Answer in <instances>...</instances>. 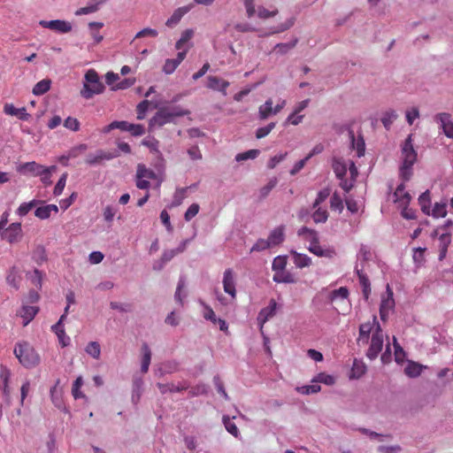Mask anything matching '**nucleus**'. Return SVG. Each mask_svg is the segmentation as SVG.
Instances as JSON below:
<instances>
[{"label":"nucleus","mask_w":453,"mask_h":453,"mask_svg":"<svg viewBox=\"0 0 453 453\" xmlns=\"http://www.w3.org/2000/svg\"><path fill=\"white\" fill-rule=\"evenodd\" d=\"M403 164L400 167V177L408 181L412 176V166L417 161V152L413 149L411 134L405 140L402 148Z\"/></svg>","instance_id":"1"},{"label":"nucleus","mask_w":453,"mask_h":453,"mask_svg":"<svg viewBox=\"0 0 453 453\" xmlns=\"http://www.w3.org/2000/svg\"><path fill=\"white\" fill-rule=\"evenodd\" d=\"M14 355L19 363L27 368L37 365L40 361L39 355L27 342H18L14 348Z\"/></svg>","instance_id":"2"},{"label":"nucleus","mask_w":453,"mask_h":453,"mask_svg":"<svg viewBox=\"0 0 453 453\" xmlns=\"http://www.w3.org/2000/svg\"><path fill=\"white\" fill-rule=\"evenodd\" d=\"M85 83L81 90V95L86 99L93 97L94 95L101 94L104 89V84L99 81L97 73L90 69L85 74Z\"/></svg>","instance_id":"3"},{"label":"nucleus","mask_w":453,"mask_h":453,"mask_svg":"<svg viewBox=\"0 0 453 453\" xmlns=\"http://www.w3.org/2000/svg\"><path fill=\"white\" fill-rule=\"evenodd\" d=\"M188 114V110H183L180 107H174L172 109L162 108L152 118L150 123L152 125H157L158 127H162L167 123L173 122L176 117H182Z\"/></svg>","instance_id":"4"},{"label":"nucleus","mask_w":453,"mask_h":453,"mask_svg":"<svg viewBox=\"0 0 453 453\" xmlns=\"http://www.w3.org/2000/svg\"><path fill=\"white\" fill-rule=\"evenodd\" d=\"M383 342V331L380 326L377 324L376 328L372 331L371 343L366 352V357L369 359L373 360L378 357L379 353L382 350Z\"/></svg>","instance_id":"5"},{"label":"nucleus","mask_w":453,"mask_h":453,"mask_svg":"<svg viewBox=\"0 0 453 453\" xmlns=\"http://www.w3.org/2000/svg\"><path fill=\"white\" fill-rule=\"evenodd\" d=\"M0 236L10 244L20 242L23 237L21 224L19 222L10 224L1 231Z\"/></svg>","instance_id":"6"},{"label":"nucleus","mask_w":453,"mask_h":453,"mask_svg":"<svg viewBox=\"0 0 453 453\" xmlns=\"http://www.w3.org/2000/svg\"><path fill=\"white\" fill-rule=\"evenodd\" d=\"M55 169V165L45 167L35 161L23 163L17 167L18 172L21 173H31L34 176L42 175L43 173H48L49 171H53Z\"/></svg>","instance_id":"7"},{"label":"nucleus","mask_w":453,"mask_h":453,"mask_svg":"<svg viewBox=\"0 0 453 453\" xmlns=\"http://www.w3.org/2000/svg\"><path fill=\"white\" fill-rule=\"evenodd\" d=\"M387 296H383L380 306V316L382 320L388 319V313L395 307V300L393 298V290L389 284L387 285L386 289Z\"/></svg>","instance_id":"8"},{"label":"nucleus","mask_w":453,"mask_h":453,"mask_svg":"<svg viewBox=\"0 0 453 453\" xmlns=\"http://www.w3.org/2000/svg\"><path fill=\"white\" fill-rule=\"evenodd\" d=\"M434 121L438 123L443 131V134L453 139V119L449 113L441 112L434 116Z\"/></svg>","instance_id":"9"},{"label":"nucleus","mask_w":453,"mask_h":453,"mask_svg":"<svg viewBox=\"0 0 453 453\" xmlns=\"http://www.w3.org/2000/svg\"><path fill=\"white\" fill-rule=\"evenodd\" d=\"M39 25L44 28H49L63 34L69 33L72 31L71 23L65 20H40Z\"/></svg>","instance_id":"10"},{"label":"nucleus","mask_w":453,"mask_h":453,"mask_svg":"<svg viewBox=\"0 0 453 453\" xmlns=\"http://www.w3.org/2000/svg\"><path fill=\"white\" fill-rule=\"evenodd\" d=\"M277 303L274 299H271L269 305L263 308L257 316V323L260 326V331L263 330L264 325L276 313Z\"/></svg>","instance_id":"11"},{"label":"nucleus","mask_w":453,"mask_h":453,"mask_svg":"<svg viewBox=\"0 0 453 453\" xmlns=\"http://www.w3.org/2000/svg\"><path fill=\"white\" fill-rule=\"evenodd\" d=\"M223 288L233 299L236 297L234 273L231 268L226 269L223 275Z\"/></svg>","instance_id":"12"},{"label":"nucleus","mask_w":453,"mask_h":453,"mask_svg":"<svg viewBox=\"0 0 453 453\" xmlns=\"http://www.w3.org/2000/svg\"><path fill=\"white\" fill-rule=\"evenodd\" d=\"M411 200V195L405 191V186L403 183H401L397 186L395 191L394 192V202L397 204V206L404 207L408 206Z\"/></svg>","instance_id":"13"},{"label":"nucleus","mask_w":453,"mask_h":453,"mask_svg":"<svg viewBox=\"0 0 453 453\" xmlns=\"http://www.w3.org/2000/svg\"><path fill=\"white\" fill-rule=\"evenodd\" d=\"M193 7L194 4H190L188 5L179 7L176 10H174L172 16L166 20L165 26H167L168 27H173L176 26L180 21L182 17L185 14H187Z\"/></svg>","instance_id":"14"},{"label":"nucleus","mask_w":453,"mask_h":453,"mask_svg":"<svg viewBox=\"0 0 453 453\" xmlns=\"http://www.w3.org/2000/svg\"><path fill=\"white\" fill-rule=\"evenodd\" d=\"M207 88L212 90L220 91L223 96H226V88L230 83L227 81L222 80L217 76H209L207 78Z\"/></svg>","instance_id":"15"},{"label":"nucleus","mask_w":453,"mask_h":453,"mask_svg":"<svg viewBox=\"0 0 453 453\" xmlns=\"http://www.w3.org/2000/svg\"><path fill=\"white\" fill-rule=\"evenodd\" d=\"M379 324L376 317H373L372 323L367 322L361 324L359 326V335L357 338L358 344H366L369 341V335L372 331L373 326Z\"/></svg>","instance_id":"16"},{"label":"nucleus","mask_w":453,"mask_h":453,"mask_svg":"<svg viewBox=\"0 0 453 453\" xmlns=\"http://www.w3.org/2000/svg\"><path fill=\"white\" fill-rule=\"evenodd\" d=\"M308 250L312 254L320 257L333 258L336 255L334 248H323L320 246L319 242H317L314 244H310Z\"/></svg>","instance_id":"17"},{"label":"nucleus","mask_w":453,"mask_h":453,"mask_svg":"<svg viewBox=\"0 0 453 453\" xmlns=\"http://www.w3.org/2000/svg\"><path fill=\"white\" fill-rule=\"evenodd\" d=\"M11 377V371L4 365L0 366V389L4 395L7 398L11 395V389L9 387V380Z\"/></svg>","instance_id":"18"},{"label":"nucleus","mask_w":453,"mask_h":453,"mask_svg":"<svg viewBox=\"0 0 453 453\" xmlns=\"http://www.w3.org/2000/svg\"><path fill=\"white\" fill-rule=\"evenodd\" d=\"M4 112L6 115L16 116L21 120H27L30 117L25 107L16 108L12 104H5Z\"/></svg>","instance_id":"19"},{"label":"nucleus","mask_w":453,"mask_h":453,"mask_svg":"<svg viewBox=\"0 0 453 453\" xmlns=\"http://www.w3.org/2000/svg\"><path fill=\"white\" fill-rule=\"evenodd\" d=\"M203 318L207 320L211 321L214 325L218 324L219 326V329L221 331H223V332L227 331L228 326H227L226 320H224L222 319H218L215 315V312L213 311V310L211 307H209V306L205 307V312L203 314Z\"/></svg>","instance_id":"20"},{"label":"nucleus","mask_w":453,"mask_h":453,"mask_svg":"<svg viewBox=\"0 0 453 453\" xmlns=\"http://www.w3.org/2000/svg\"><path fill=\"white\" fill-rule=\"evenodd\" d=\"M157 387L162 394H165L167 392H181L188 388V385L187 383H179L178 385L174 383H157Z\"/></svg>","instance_id":"21"},{"label":"nucleus","mask_w":453,"mask_h":453,"mask_svg":"<svg viewBox=\"0 0 453 453\" xmlns=\"http://www.w3.org/2000/svg\"><path fill=\"white\" fill-rule=\"evenodd\" d=\"M267 239L272 247L280 244L285 239L284 226H277L276 228H274L270 233Z\"/></svg>","instance_id":"22"},{"label":"nucleus","mask_w":453,"mask_h":453,"mask_svg":"<svg viewBox=\"0 0 453 453\" xmlns=\"http://www.w3.org/2000/svg\"><path fill=\"white\" fill-rule=\"evenodd\" d=\"M39 308L37 306L23 305L19 315L24 319L23 325L27 326L37 314Z\"/></svg>","instance_id":"23"},{"label":"nucleus","mask_w":453,"mask_h":453,"mask_svg":"<svg viewBox=\"0 0 453 453\" xmlns=\"http://www.w3.org/2000/svg\"><path fill=\"white\" fill-rule=\"evenodd\" d=\"M273 100L267 99L264 104L258 108V118L261 120L267 119L270 116L274 115V107H273Z\"/></svg>","instance_id":"24"},{"label":"nucleus","mask_w":453,"mask_h":453,"mask_svg":"<svg viewBox=\"0 0 453 453\" xmlns=\"http://www.w3.org/2000/svg\"><path fill=\"white\" fill-rule=\"evenodd\" d=\"M291 255L293 257V262L297 268H304L311 265V258L305 254L292 251Z\"/></svg>","instance_id":"25"},{"label":"nucleus","mask_w":453,"mask_h":453,"mask_svg":"<svg viewBox=\"0 0 453 453\" xmlns=\"http://www.w3.org/2000/svg\"><path fill=\"white\" fill-rule=\"evenodd\" d=\"M297 234L308 242L309 245L319 242L318 233L313 229L303 226L298 230Z\"/></svg>","instance_id":"26"},{"label":"nucleus","mask_w":453,"mask_h":453,"mask_svg":"<svg viewBox=\"0 0 453 453\" xmlns=\"http://www.w3.org/2000/svg\"><path fill=\"white\" fill-rule=\"evenodd\" d=\"M52 211L57 213L58 211V206L55 204H48L38 207L35 211V215L40 219H46L50 217Z\"/></svg>","instance_id":"27"},{"label":"nucleus","mask_w":453,"mask_h":453,"mask_svg":"<svg viewBox=\"0 0 453 453\" xmlns=\"http://www.w3.org/2000/svg\"><path fill=\"white\" fill-rule=\"evenodd\" d=\"M349 138L351 140L352 148L357 150V157H362L365 154V144L362 136H359L357 140L353 130L349 131Z\"/></svg>","instance_id":"28"},{"label":"nucleus","mask_w":453,"mask_h":453,"mask_svg":"<svg viewBox=\"0 0 453 453\" xmlns=\"http://www.w3.org/2000/svg\"><path fill=\"white\" fill-rule=\"evenodd\" d=\"M135 179H144V180H155L156 173L153 170L147 168L143 164H138L136 169Z\"/></svg>","instance_id":"29"},{"label":"nucleus","mask_w":453,"mask_h":453,"mask_svg":"<svg viewBox=\"0 0 453 453\" xmlns=\"http://www.w3.org/2000/svg\"><path fill=\"white\" fill-rule=\"evenodd\" d=\"M114 157V155L111 153H105L104 151H99L96 155H88L86 158V164L89 165H94L100 164L103 160L107 159L110 160Z\"/></svg>","instance_id":"30"},{"label":"nucleus","mask_w":453,"mask_h":453,"mask_svg":"<svg viewBox=\"0 0 453 453\" xmlns=\"http://www.w3.org/2000/svg\"><path fill=\"white\" fill-rule=\"evenodd\" d=\"M142 358L141 371L142 373H146L149 370V366L150 365V360H151V350L147 343H143L142 345Z\"/></svg>","instance_id":"31"},{"label":"nucleus","mask_w":453,"mask_h":453,"mask_svg":"<svg viewBox=\"0 0 453 453\" xmlns=\"http://www.w3.org/2000/svg\"><path fill=\"white\" fill-rule=\"evenodd\" d=\"M439 248H440V260H442L447 253L448 247L451 242V237L449 234H442L439 238Z\"/></svg>","instance_id":"32"},{"label":"nucleus","mask_w":453,"mask_h":453,"mask_svg":"<svg viewBox=\"0 0 453 453\" xmlns=\"http://www.w3.org/2000/svg\"><path fill=\"white\" fill-rule=\"evenodd\" d=\"M51 81L50 79H43L37 82L33 88V94L41 96L48 92L50 88Z\"/></svg>","instance_id":"33"},{"label":"nucleus","mask_w":453,"mask_h":453,"mask_svg":"<svg viewBox=\"0 0 453 453\" xmlns=\"http://www.w3.org/2000/svg\"><path fill=\"white\" fill-rule=\"evenodd\" d=\"M418 203L420 205L421 211L426 214L430 215V192L428 190L423 192L418 197Z\"/></svg>","instance_id":"34"},{"label":"nucleus","mask_w":453,"mask_h":453,"mask_svg":"<svg viewBox=\"0 0 453 453\" xmlns=\"http://www.w3.org/2000/svg\"><path fill=\"white\" fill-rule=\"evenodd\" d=\"M194 35V30L191 28L186 29L181 33L180 38L176 42L175 48L180 50L184 48V45L188 42Z\"/></svg>","instance_id":"35"},{"label":"nucleus","mask_w":453,"mask_h":453,"mask_svg":"<svg viewBox=\"0 0 453 453\" xmlns=\"http://www.w3.org/2000/svg\"><path fill=\"white\" fill-rule=\"evenodd\" d=\"M298 42V39L297 38H295L293 39L291 42H286V43H277L275 46H274V49L273 50H275L277 53H280L281 55H284L286 53H288L290 50H292L293 48H295Z\"/></svg>","instance_id":"36"},{"label":"nucleus","mask_w":453,"mask_h":453,"mask_svg":"<svg viewBox=\"0 0 453 453\" xmlns=\"http://www.w3.org/2000/svg\"><path fill=\"white\" fill-rule=\"evenodd\" d=\"M422 372V366L415 362H410L404 369V372L411 378L418 377Z\"/></svg>","instance_id":"37"},{"label":"nucleus","mask_w":453,"mask_h":453,"mask_svg":"<svg viewBox=\"0 0 453 453\" xmlns=\"http://www.w3.org/2000/svg\"><path fill=\"white\" fill-rule=\"evenodd\" d=\"M86 352L92 357L98 359L101 355V348L97 342H90L85 349Z\"/></svg>","instance_id":"38"},{"label":"nucleus","mask_w":453,"mask_h":453,"mask_svg":"<svg viewBox=\"0 0 453 453\" xmlns=\"http://www.w3.org/2000/svg\"><path fill=\"white\" fill-rule=\"evenodd\" d=\"M223 424L229 434L234 435L235 438L239 436V429L228 416L223 417Z\"/></svg>","instance_id":"39"},{"label":"nucleus","mask_w":453,"mask_h":453,"mask_svg":"<svg viewBox=\"0 0 453 453\" xmlns=\"http://www.w3.org/2000/svg\"><path fill=\"white\" fill-rule=\"evenodd\" d=\"M366 372V366L364 363L359 362L357 360H355L353 363V366L351 369V377L353 378H360L362 375H364Z\"/></svg>","instance_id":"40"},{"label":"nucleus","mask_w":453,"mask_h":453,"mask_svg":"<svg viewBox=\"0 0 453 453\" xmlns=\"http://www.w3.org/2000/svg\"><path fill=\"white\" fill-rule=\"evenodd\" d=\"M333 168H334L336 177L339 180H342V178H344L346 176L347 166L343 162H342L340 160L334 161L333 164Z\"/></svg>","instance_id":"41"},{"label":"nucleus","mask_w":453,"mask_h":453,"mask_svg":"<svg viewBox=\"0 0 453 453\" xmlns=\"http://www.w3.org/2000/svg\"><path fill=\"white\" fill-rule=\"evenodd\" d=\"M104 24L102 22H90L88 27L91 29V35L96 43L103 40V35H99L98 30L102 28Z\"/></svg>","instance_id":"42"},{"label":"nucleus","mask_w":453,"mask_h":453,"mask_svg":"<svg viewBox=\"0 0 453 453\" xmlns=\"http://www.w3.org/2000/svg\"><path fill=\"white\" fill-rule=\"evenodd\" d=\"M397 119V114L394 110L388 111L384 113L381 122L383 126L388 129L391 124Z\"/></svg>","instance_id":"43"},{"label":"nucleus","mask_w":453,"mask_h":453,"mask_svg":"<svg viewBox=\"0 0 453 453\" xmlns=\"http://www.w3.org/2000/svg\"><path fill=\"white\" fill-rule=\"evenodd\" d=\"M83 385V380L82 378L80 376L78 377L73 384V387H72V395L75 398V399H78V398H81V397H84L85 395L82 394V392L81 391V386Z\"/></svg>","instance_id":"44"},{"label":"nucleus","mask_w":453,"mask_h":453,"mask_svg":"<svg viewBox=\"0 0 453 453\" xmlns=\"http://www.w3.org/2000/svg\"><path fill=\"white\" fill-rule=\"evenodd\" d=\"M349 296V289L346 287H341L334 289L330 294V300L334 302L337 298L347 299Z\"/></svg>","instance_id":"45"},{"label":"nucleus","mask_w":453,"mask_h":453,"mask_svg":"<svg viewBox=\"0 0 453 453\" xmlns=\"http://www.w3.org/2000/svg\"><path fill=\"white\" fill-rule=\"evenodd\" d=\"M328 212L325 209L318 208L312 214V219L315 223H324L327 220Z\"/></svg>","instance_id":"46"},{"label":"nucleus","mask_w":453,"mask_h":453,"mask_svg":"<svg viewBox=\"0 0 453 453\" xmlns=\"http://www.w3.org/2000/svg\"><path fill=\"white\" fill-rule=\"evenodd\" d=\"M37 203L36 200H32L28 203H23L17 210V213L20 216H26Z\"/></svg>","instance_id":"47"},{"label":"nucleus","mask_w":453,"mask_h":453,"mask_svg":"<svg viewBox=\"0 0 453 453\" xmlns=\"http://www.w3.org/2000/svg\"><path fill=\"white\" fill-rule=\"evenodd\" d=\"M334 378L332 375L325 372L319 373L313 380L312 382L324 383L326 385H333L334 383Z\"/></svg>","instance_id":"48"},{"label":"nucleus","mask_w":453,"mask_h":453,"mask_svg":"<svg viewBox=\"0 0 453 453\" xmlns=\"http://www.w3.org/2000/svg\"><path fill=\"white\" fill-rule=\"evenodd\" d=\"M330 206L332 210L339 211L340 212L343 210L342 199L337 193H334L331 196Z\"/></svg>","instance_id":"49"},{"label":"nucleus","mask_w":453,"mask_h":453,"mask_svg":"<svg viewBox=\"0 0 453 453\" xmlns=\"http://www.w3.org/2000/svg\"><path fill=\"white\" fill-rule=\"evenodd\" d=\"M432 216L434 218H443L447 215L446 203H436L432 210Z\"/></svg>","instance_id":"50"},{"label":"nucleus","mask_w":453,"mask_h":453,"mask_svg":"<svg viewBox=\"0 0 453 453\" xmlns=\"http://www.w3.org/2000/svg\"><path fill=\"white\" fill-rule=\"evenodd\" d=\"M260 151L258 150H250L242 153H239L236 155V161H243L247 159H254L259 155Z\"/></svg>","instance_id":"51"},{"label":"nucleus","mask_w":453,"mask_h":453,"mask_svg":"<svg viewBox=\"0 0 453 453\" xmlns=\"http://www.w3.org/2000/svg\"><path fill=\"white\" fill-rule=\"evenodd\" d=\"M275 126H276L275 122H271L265 127L257 128L256 131V137L257 139H262V138L267 136L272 132V130L275 127Z\"/></svg>","instance_id":"52"},{"label":"nucleus","mask_w":453,"mask_h":453,"mask_svg":"<svg viewBox=\"0 0 453 453\" xmlns=\"http://www.w3.org/2000/svg\"><path fill=\"white\" fill-rule=\"evenodd\" d=\"M359 282L363 287V294L365 299H368L371 288H370V281L368 278L361 273H358Z\"/></svg>","instance_id":"53"},{"label":"nucleus","mask_w":453,"mask_h":453,"mask_svg":"<svg viewBox=\"0 0 453 453\" xmlns=\"http://www.w3.org/2000/svg\"><path fill=\"white\" fill-rule=\"evenodd\" d=\"M64 127L73 132L80 130V121L73 117H68L64 121Z\"/></svg>","instance_id":"54"},{"label":"nucleus","mask_w":453,"mask_h":453,"mask_svg":"<svg viewBox=\"0 0 453 453\" xmlns=\"http://www.w3.org/2000/svg\"><path fill=\"white\" fill-rule=\"evenodd\" d=\"M200 206L198 203H192L187 210L184 214V219L186 221H190L193 218H195L199 212Z\"/></svg>","instance_id":"55"},{"label":"nucleus","mask_w":453,"mask_h":453,"mask_svg":"<svg viewBox=\"0 0 453 453\" xmlns=\"http://www.w3.org/2000/svg\"><path fill=\"white\" fill-rule=\"evenodd\" d=\"M276 184H277V180L273 179V180H270V181L265 186L262 187L259 190L260 199L265 198L269 195V193L272 191V189L276 186Z\"/></svg>","instance_id":"56"},{"label":"nucleus","mask_w":453,"mask_h":453,"mask_svg":"<svg viewBox=\"0 0 453 453\" xmlns=\"http://www.w3.org/2000/svg\"><path fill=\"white\" fill-rule=\"evenodd\" d=\"M87 149H88V146L86 144H80L78 146H75L68 151L66 158L69 159V158L77 157L80 154L84 152Z\"/></svg>","instance_id":"57"},{"label":"nucleus","mask_w":453,"mask_h":453,"mask_svg":"<svg viewBox=\"0 0 453 453\" xmlns=\"http://www.w3.org/2000/svg\"><path fill=\"white\" fill-rule=\"evenodd\" d=\"M272 248L271 244L268 242V239H259L257 242L253 245L250 251H261L265 250L266 249Z\"/></svg>","instance_id":"58"},{"label":"nucleus","mask_w":453,"mask_h":453,"mask_svg":"<svg viewBox=\"0 0 453 453\" xmlns=\"http://www.w3.org/2000/svg\"><path fill=\"white\" fill-rule=\"evenodd\" d=\"M134 82H135V79L127 78V79H124L123 81L118 82L116 85H114L112 87V89L113 90L126 89V88H128L131 86H133L134 84Z\"/></svg>","instance_id":"59"},{"label":"nucleus","mask_w":453,"mask_h":453,"mask_svg":"<svg viewBox=\"0 0 453 453\" xmlns=\"http://www.w3.org/2000/svg\"><path fill=\"white\" fill-rule=\"evenodd\" d=\"M213 383H214V386H215L218 393H219L226 400H227L228 395L225 390L224 384H223L221 379L219 378V376H215L213 378Z\"/></svg>","instance_id":"60"},{"label":"nucleus","mask_w":453,"mask_h":453,"mask_svg":"<svg viewBox=\"0 0 453 453\" xmlns=\"http://www.w3.org/2000/svg\"><path fill=\"white\" fill-rule=\"evenodd\" d=\"M321 387L319 384L303 386L298 388V391L304 395L314 394L319 392Z\"/></svg>","instance_id":"61"},{"label":"nucleus","mask_w":453,"mask_h":453,"mask_svg":"<svg viewBox=\"0 0 453 453\" xmlns=\"http://www.w3.org/2000/svg\"><path fill=\"white\" fill-rule=\"evenodd\" d=\"M66 178H67V173H64L60 177L58 181L57 182V184H56V186L54 188V191H53L55 196H59L63 192V190H64V188L65 187Z\"/></svg>","instance_id":"62"},{"label":"nucleus","mask_w":453,"mask_h":453,"mask_svg":"<svg viewBox=\"0 0 453 453\" xmlns=\"http://www.w3.org/2000/svg\"><path fill=\"white\" fill-rule=\"evenodd\" d=\"M179 64H177V62L174 59H166L163 66V71L166 74H171L176 70Z\"/></svg>","instance_id":"63"},{"label":"nucleus","mask_w":453,"mask_h":453,"mask_svg":"<svg viewBox=\"0 0 453 453\" xmlns=\"http://www.w3.org/2000/svg\"><path fill=\"white\" fill-rule=\"evenodd\" d=\"M149 105H150V102L148 100H143L137 105L136 111H137V119H144V115H145V112L148 111Z\"/></svg>","instance_id":"64"}]
</instances>
